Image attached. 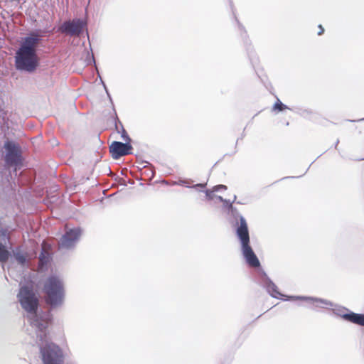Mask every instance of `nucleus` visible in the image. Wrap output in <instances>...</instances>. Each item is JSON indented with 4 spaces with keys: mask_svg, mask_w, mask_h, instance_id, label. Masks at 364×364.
<instances>
[{
    "mask_svg": "<svg viewBox=\"0 0 364 364\" xmlns=\"http://www.w3.org/2000/svg\"><path fill=\"white\" fill-rule=\"evenodd\" d=\"M116 129L117 130V132L121 134V136H122V139L126 141V142H130L131 141V139L129 138L127 131L125 130V129L124 128L123 125L121 124V127H122V131L119 130V126H118V124H116Z\"/></svg>",
    "mask_w": 364,
    "mask_h": 364,
    "instance_id": "4468645a",
    "label": "nucleus"
},
{
    "mask_svg": "<svg viewBox=\"0 0 364 364\" xmlns=\"http://www.w3.org/2000/svg\"><path fill=\"white\" fill-rule=\"evenodd\" d=\"M341 317L347 321L364 326V314L350 312L341 315Z\"/></svg>",
    "mask_w": 364,
    "mask_h": 364,
    "instance_id": "9d476101",
    "label": "nucleus"
},
{
    "mask_svg": "<svg viewBox=\"0 0 364 364\" xmlns=\"http://www.w3.org/2000/svg\"><path fill=\"white\" fill-rule=\"evenodd\" d=\"M220 188H226V186H224V185H220Z\"/></svg>",
    "mask_w": 364,
    "mask_h": 364,
    "instance_id": "aec40b11",
    "label": "nucleus"
},
{
    "mask_svg": "<svg viewBox=\"0 0 364 364\" xmlns=\"http://www.w3.org/2000/svg\"><path fill=\"white\" fill-rule=\"evenodd\" d=\"M41 246H42V251L46 252H49V251L50 250V245L48 243H47L46 241H43Z\"/></svg>",
    "mask_w": 364,
    "mask_h": 364,
    "instance_id": "f3484780",
    "label": "nucleus"
},
{
    "mask_svg": "<svg viewBox=\"0 0 364 364\" xmlns=\"http://www.w3.org/2000/svg\"><path fill=\"white\" fill-rule=\"evenodd\" d=\"M121 124H122V123H121V122H119L118 126H119V130H120V131H122V127H121Z\"/></svg>",
    "mask_w": 364,
    "mask_h": 364,
    "instance_id": "6ab92c4d",
    "label": "nucleus"
},
{
    "mask_svg": "<svg viewBox=\"0 0 364 364\" xmlns=\"http://www.w3.org/2000/svg\"><path fill=\"white\" fill-rule=\"evenodd\" d=\"M286 109H289V108H288L279 99H277V101L274 102V110L282 112Z\"/></svg>",
    "mask_w": 364,
    "mask_h": 364,
    "instance_id": "dca6fc26",
    "label": "nucleus"
},
{
    "mask_svg": "<svg viewBox=\"0 0 364 364\" xmlns=\"http://www.w3.org/2000/svg\"><path fill=\"white\" fill-rule=\"evenodd\" d=\"M39 41L40 38L36 34L24 38L15 56V65L18 70L33 72L36 69L38 65L36 48Z\"/></svg>",
    "mask_w": 364,
    "mask_h": 364,
    "instance_id": "f03ea898",
    "label": "nucleus"
},
{
    "mask_svg": "<svg viewBox=\"0 0 364 364\" xmlns=\"http://www.w3.org/2000/svg\"><path fill=\"white\" fill-rule=\"evenodd\" d=\"M236 234L241 242V250L247 264L252 268H257L260 262L250 246V235L247 222L243 217H240Z\"/></svg>",
    "mask_w": 364,
    "mask_h": 364,
    "instance_id": "7ed1b4c3",
    "label": "nucleus"
},
{
    "mask_svg": "<svg viewBox=\"0 0 364 364\" xmlns=\"http://www.w3.org/2000/svg\"><path fill=\"white\" fill-rule=\"evenodd\" d=\"M261 284L267 292L273 296V283L265 273L261 274Z\"/></svg>",
    "mask_w": 364,
    "mask_h": 364,
    "instance_id": "9b49d317",
    "label": "nucleus"
},
{
    "mask_svg": "<svg viewBox=\"0 0 364 364\" xmlns=\"http://www.w3.org/2000/svg\"><path fill=\"white\" fill-rule=\"evenodd\" d=\"M5 148L7 150L6 155V162L9 166H18L21 164V150L16 144L8 141L5 144Z\"/></svg>",
    "mask_w": 364,
    "mask_h": 364,
    "instance_id": "423d86ee",
    "label": "nucleus"
},
{
    "mask_svg": "<svg viewBox=\"0 0 364 364\" xmlns=\"http://www.w3.org/2000/svg\"><path fill=\"white\" fill-rule=\"evenodd\" d=\"M49 257H50V253L48 252H43V251H41V253L39 256V264L40 266L43 267L44 265H46L48 261H49Z\"/></svg>",
    "mask_w": 364,
    "mask_h": 364,
    "instance_id": "ddd939ff",
    "label": "nucleus"
},
{
    "mask_svg": "<svg viewBox=\"0 0 364 364\" xmlns=\"http://www.w3.org/2000/svg\"><path fill=\"white\" fill-rule=\"evenodd\" d=\"M80 235L79 230L73 229L67 231L63 235L58 244L60 248H70L74 245L75 242L77 240Z\"/></svg>",
    "mask_w": 364,
    "mask_h": 364,
    "instance_id": "1a4fd4ad",
    "label": "nucleus"
},
{
    "mask_svg": "<svg viewBox=\"0 0 364 364\" xmlns=\"http://www.w3.org/2000/svg\"><path fill=\"white\" fill-rule=\"evenodd\" d=\"M132 149L130 142L125 141V143H122L115 141L109 146V152L112 158L117 159L121 156L130 154Z\"/></svg>",
    "mask_w": 364,
    "mask_h": 364,
    "instance_id": "6e6552de",
    "label": "nucleus"
},
{
    "mask_svg": "<svg viewBox=\"0 0 364 364\" xmlns=\"http://www.w3.org/2000/svg\"><path fill=\"white\" fill-rule=\"evenodd\" d=\"M33 289V282L32 281L27 282L20 287L17 298L22 309L32 315L31 323L43 331L51 322V316L49 314L46 316L37 315L39 299Z\"/></svg>",
    "mask_w": 364,
    "mask_h": 364,
    "instance_id": "f257e3e1",
    "label": "nucleus"
},
{
    "mask_svg": "<svg viewBox=\"0 0 364 364\" xmlns=\"http://www.w3.org/2000/svg\"><path fill=\"white\" fill-rule=\"evenodd\" d=\"M274 294L276 293V290H274ZM274 297H276V295L274 294Z\"/></svg>",
    "mask_w": 364,
    "mask_h": 364,
    "instance_id": "412c9836",
    "label": "nucleus"
},
{
    "mask_svg": "<svg viewBox=\"0 0 364 364\" xmlns=\"http://www.w3.org/2000/svg\"><path fill=\"white\" fill-rule=\"evenodd\" d=\"M9 252L6 250L4 245L0 243V262H6L9 259Z\"/></svg>",
    "mask_w": 364,
    "mask_h": 364,
    "instance_id": "f8f14e48",
    "label": "nucleus"
},
{
    "mask_svg": "<svg viewBox=\"0 0 364 364\" xmlns=\"http://www.w3.org/2000/svg\"><path fill=\"white\" fill-rule=\"evenodd\" d=\"M43 364H63V353L62 349L53 342H46L40 348Z\"/></svg>",
    "mask_w": 364,
    "mask_h": 364,
    "instance_id": "39448f33",
    "label": "nucleus"
},
{
    "mask_svg": "<svg viewBox=\"0 0 364 364\" xmlns=\"http://www.w3.org/2000/svg\"><path fill=\"white\" fill-rule=\"evenodd\" d=\"M14 257L18 264L23 265L26 261V256L22 253L16 252L14 254Z\"/></svg>",
    "mask_w": 364,
    "mask_h": 364,
    "instance_id": "2eb2a0df",
    "label": "nucleus"
},
{
    "mask_svg": "<svg viewBox=\"0 0 364 364\" xmlns=\"http://www.w3.org/2000/svg\"><path fill=\"white\" fill-rule=\"evenodd\" d=\"M44 300L53 308L63 304L65 296L64 287L60 279L55 276L49 277L43 284Z\"/></svg>",
    "mask_w": 364,
    "mask_h": 364,
    "instance_id": "20e7f679",
    "label": "nucleus"
},
{
    "mask_svg": "<svg viewBox=\"0 0 364 364\" xmlns=\"http://www.w3.org/2000/svg\"><path fill=\"white\" fill-rule=\"evenodd\" d=\"M318 36H321L322 35L323 33H324V28L322 26V25H318Z\"/></svg>",
    "mask_w": 364,
    "mask_h": 364,
    "instance_id": "a211bd4d",
    "label": "nucleus"
},
{
    "mask_svg": "<svg viewBox=\"0 0 364 364\" xmlns=\"http://www.w3.org/2000/svg\"><path fill=\"white\" fill-rule=\"evenodd\" d=\"M86 26V23L80 19H73V21H68L63 23L60 30L63 33H65L70 36H78L84 28Z\"/></svg>",
    "mask_w": 364,
    "mask_h": 364,
    "instance_id": "0eeeda50",
    "label": "nucleus"
}]
</instances>
